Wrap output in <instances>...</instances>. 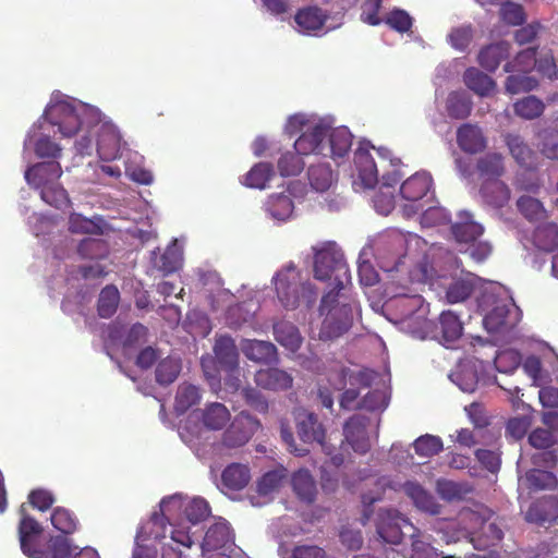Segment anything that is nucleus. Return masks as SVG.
I'll return each mask as SVG.
<instances>
[{"mask_svg": "<svg viewBox=\"0 0 558 558\" xmlns=\"http://www.w3.org/2000/svg\"><path fill=\"white\" fill-rule=\"evenodd\" d=\"M537 47H530L517 53L513 60L504 65L505 72L530 73L536 65Z\"/></svg>", "mask_w": 558, "mask_h": 558, "instance_id": "nucleus-44", "label": "nucleus"}, {"mask_svg": "<svg viewBox=\"0 0 558 558\" xmlns=\"http://www.w3.org/2000/svg\"><path fill=\"white\" fill-rule=\"evenodd\" d=\"M476 171L481 179L500 180L505 173L504 156L499 153H487L476 162Z\"/></svg>", "mask_w": 558, "mask_h": 558, "instance_id": "nucleus-29", "label": "nucleus"}, {"mask_svg": "<svg viewBox=\"0 0 558 558\" xmlns=\"http://www.w3.org/2000/svg\"><path fill=\"white\" fill-rule=\"evenodd\" d=\"M292 488L300 500L314 502L317 494L316 483L310 471L301 469L292 475Z\"/></svg>", "mask_w": 558, "mask_h": 558, "instance_id": "nucleus-30", "label": "nucleus"}, {"mask_svg": "<svg viewBox=\"0 0 558 558\" xmlns=\"http://www.w3.org/2000/svg\"><path fill=\"white\" fill-rule=\"evenodd\" d=\"M314 276L320 281L335 280V288L322 299L319 311L325 315L320 337L326 339L338 338L352 325L353 310L348 303L340 304L339 293L351 276L343 253L335 242H325L320 246H313Z\"/></svg>", "mask_w": 558, "mask_h": 558, "instance_id": "nucleus-1", "label": "nucleus"}, {"mask_svg": "<svg viewBox=\"0 0 558 558\" xmlns=\"http://www.w3.org/2000/svg\"><path fill=\"white\" fill-rule=\"evenodd\" d=\"M384 22L393 31L407 33L411 29L413 20L408 12L401 9H393L384 19Z\"/></svg>", "mask_w": 558, "mask_h": 558, "instance_id": "nucleus-60", "label": "nucleus"}, {"mask_svg": "<svg viewBox=\"0 0 558 558\" xmlns=\"http://www.w3.org/2000/svg\"><path fill=\"white\" fill-rule=\"evenodd\" d=\"M78 546L74 545L72 539L62 536H50L46 544L35 550L29 558H72Z\"/></svg>", "mask_w": 558, "mask_h": 558, "instance_id": "nucleus-19", "label": "nucleus"}, {"mask_svg": "<svg viewBox=\"0 0 558 558\" xmlns=\"http://www.w3.org/2000/svg\"><path fill=\"white\" fill-rule=\"evenodd\" d=\"M97 153L100 159L110 161L120 156L121 135L116 125L102 123L98 131Z\"/></svg>", "mask_w": 558, "mask_h": 558, "instance_id": "nucleus-13", "label": "nucleus"}, {"mask_svg": "<svg viewBox=\"0 0 558 558\" xmlns=\"http://www.w3.org/2000/svg\"><path fill=\"white\" fill-rule=\"evenodd\" d=\"M357 174L366 187H373L378 181V171L373 156L367 149L359 148L354 154Z\"/></svg>", "mask_w": 558, "mask_h": 558, "instance_id": "nucleus-28", "label": "nucleus"}, {"mask_svg": "<svg viewBox=\"0 0 558 558\" xmlns=\"http://www.w3.org/2000/svg\"><path fill=\"white\" fill-rule=\"evenodd\" d=\"M275 288L280 304L286 310H294L299 306L301 295L306 292L313 294L312 286L303 283L301 276L294 266H289L277 272Z\"/></svg>", "mask_w": 558, "mask_h": 558, "instance_id": "nucleus-3", "label": "nucleus"}, {"mask_svg": "<svg viewBox=\"0 0 558 558\" xmlns=\"http://www.w3.org/2000/svg\"><path fill=\"white\" fill-rule=\"evenodd\" d=\"M512 315V304L510 302L496 300L493 303L492 310L483 318L484 327L490 333L506 331L514 326Z\"/></svg>", "mask_w": 558, "mask_h": 558, "instance_id": "nucleus-9", "label": "nucleus"}, {"mask_svg": "<svg viewBox=\"0 0 558 558\" xmlns=\"http://www.w3.org/2000/svg\"><path fill=\"white\" fill-rule=\"evenodd\" d=\"M274 175L272 165L258 162L246 173L244 184L248 187L263 190Z\"/></svg>", "mask_w": 558, "mask_h": 558, "instance_id": "nucleus-46", "label": "nucleus"}, {"mask_svg": "<svg viewBox=\"0 0 558 558\" xmlns=\"http://www.w3.org/2000/svg\"><path fill=\"white\" fill-rule=\"evenodd\" d=\"M201 400V393L198 387L183 383L179 385L175 400L174 410L178 414L185 413L190 408L197 404Z\"/></svg>", "mask_w": 558, "mask_h": 558, "instance_id": "nucleus-42", "label": "nucleus"}, {"mask_svg": "<svg viewBox=\"0 0 558 558\" xmlns=\"http://www.w3.org/2000/svg\"><path fill=\"white\" fill-rule=\"evenodd\" d=\"M410 558H446L440 557V554L423 538L420 532L412 534L411 555ZM453 558V557H451Z\"/></svg>", "mask_w": 558, "mask_h": 558, "instance_id": "nucleus-61", "label": "nucleus"}, {"mask_svg": "<svg viewBox=\"0 0 558 558\" xmlns=\"http://www.w3.org/2000/svg\"><path fill=\"white\" fill-rule=\"evenodd\" d=\"M328 124L318 122L307 129L295 140L294 149L304 156L315 154L324 156V146Z\"/></svg>", "mask_w": 558, "mask_h": 558, "instance_id": "nucleus-8", "label": "nucleus"}, {"mask_svg": "<svg viewBox=\"0 0 558 558\" xmlns=\"http://www.w3.org/2000/svg\"><path fill=\"white\" fill-rule=\"evenodd\" d=\"M461 221L451 227L452 234L458 242L471 243L476 241L483 233V227L473 221L471 214L461 213Z\"/></svg>", "mask_w": 558, "mask_h": 558, "instance_id": "nucleus-32", "label": "nucleus"}, {"mask_svg": "<svg viewBox=\"0 0 558 558\" xmlns=\"http://www.w3.org/2000/svg\"><path fill=\"white\" fill-rule=\"evenodd\" d=\"M77 253L82 258L101 259L108 255V245L102 239L86 238L80 242Z\"/></svg>", "mask_w": 558, "mask_h": 558, "instance_id": "nucleus-51", "label": "nucleus"}, {"mask_svg": "<svg viewBox=\"0 0 558 558\" xmlns=\"http://www.w3.org/2000/svg\"><path fill=\"white\" fill-rule=\"evenodd\" d=\"M383 240L391 248L393 268H397L402 263L401 259L405 257L409 244L412 242L417 244L421 239L411 233L407 235L399 231H392L385 235Z\"/></svg>", "mask_w": 558, "mask_h": 558, "instance_id": "nucleus-27", "label": "nucleus"}, {"mask_svg": "<svg viewBox=\"0 0 558 558\" xmlns=\"http://www.w3.org/2000/svg\"><path fill=\"white\" fill-rule=\"evenodd\" d=\"M526 74L509 75L505 84L506 90L512 95L533 90L537 86V81Z\"/></svg>", "mask_w": 558, "mask_h": 558, "instance_id": "nucleus-58", "label": "nucleus"}, {"mask_svg": "<svg viewBox=\"0 0 558 558\" xmlns=\"http://www.w3.org/2000/svg\"><path fill=\"white\" fill-rule=\"evenodd\" d=\"M480 193L484 202L494 208L504 207L510 199V189L501 180L483 181Z\"/></svg>", "mask_w": 558, "mask_h": 558, "instance_id": "nucleus-25", "label": "nucleus"}, {"mask_svg": "<svg viewBox=\"0 0 558 558\" xmlns=\"http://www.w3.org/2000/svg\"><path fill=\"white\" fill-rule=\"evenodd\" d=\"M254 380L258 387L271 391L290 389L293 384V378L289 373L275 367L257 371Z\"/></svg>", "mask_w": 558, "mask_h": 558, "instance_id": "nucleus-18", "label": "nucleus"}, {"mask_svg": "<svg viewBox=\"0 0 558 558\" xmlns=\"http://www.w3.org/2000/svg\"><path fill=\"white\" fill-rule=\"evenodd\" d=\"M541 153L548 159L558 160V132L547 131L543 135Z\"/></svg>", "mask_w": 558, "mask_h": 558, "instance_id": "nucleus-64", "label": "nucleus"}, {"mask_svg": "<svg viewBox=\"0 0 558 558\" xmlns=\"http://www.w3.org/2000/svg\"><path fill=\"white\" fill-rule=\"evenodd\" d=\"M458 146L468 154H477L487 146V141L482 130L474 124L464 123L457 130Z\"/></svg>", "mask_w": 558, "mask_h": 558, "instance_id": "nucleus-20", "label": "nucleus"}, {"mask_svg": "<svg viewBox=\"0 0 558 558\" xmlns=\"http://www.w3.org/2000/svg\"><path fill=\"white\" fill-rule=\"evenodd\" d=\"M558 518V498L546 496L532 502L525 512V520L531 523L543 525L553 522Z\"/></svg>", "mask_w": 558, "mask_h": 558, "instance_id": "nucleus-17", "label": "nucleus"}, {"mask_svg": "<svg viewBox=\"0 0 558 558\" xmlns=\"http://www.w3.org/2000/svg\"><path fill=\"white\" fill-rule=\"evenodd\" d=\"M250 469L241 463L229 464L221 474L222 485L233 492L242 490L250 482Z\"/></svg>", "mask_w": 558, "mask_h": 558, "instance_id": "nucleus-33", "label": "nucleus"}, {"mask_svg": "<svg viewBox=\"0 0 558 558\" xmlns=\"http://www.w3.org/2000/svg\"><path fill=\"white\" fill-rule=\"evenodd\" d=\"M463 332V324L452 311H444L434 324L433 337L444 343L457 341Z\"/></svg>", "mask_w": 558, "mask_h": 558, "instance_id": "nucleus-16", "label": "nucleus"}, {"mask_svg": "<svg viewBox=\"0 0 558 558\" xmlns=\"http://www.w3.org/2000/svg\"><path fill=\"white\" fill-rule=\"evenodd\" d=\"M413 525L399 511L379 510L376 517V532L384 543L398 545L403 539V529Z\"/></svg>", "mask_w": 558, "mask_h": 558, "instance_id": "nucleus-4", "label": "nucleus"}, {"mask_svg": "<svg viewBox=\"0 0 558 558\" xmlns=\"http://www.w3.org/2000/svg\"><path fill=\"white\" fill-rule=\"evenodd\" d=\"M229 421L230 412L222 403H210L202 412V422L208 429H221Z\"/></svg>", "mask_w": 558, "mask_h": 558, "instance_id": "nucleus-39", "label": "nucleus"}, {"mask_svg": "<svg viewBox=\"0 0 558 558\" xmlns=\"http://www.w3.org/2000/svg\"><path fill=\"white\" fill-rule=\"evenodd\" d=\"M50 520L53 527L64 535L73 534L78 527L76 515L64 507L54 508Z\"/></svg>", "mask_w": 558, "mask_h": 558, "instance_id": "nucleus-45", "label": "nucleus"}, {"mask_svg": "<svg viewBox=\"0 0 558 558\" xmlns=\"http://www.w3.org/2000/svg\"><path fill=\"white\" fill-rule=\"evenodd\" d=\"M181 372V361L179 359L168 356L161 360L155 371L156 381L161 386L172 384Z\"/></svg>", "mask_w": 558, "mask_h": 558, "instance_id": "nucleus-48", "label": "nucleus"}, {"mask_svg": "<svg viewBox=\"0 0 558 558\" xmlns=\"http://www.w3.org/2000/svg\"><path fill=\"white\" fill-rule=\"evenodd\" d=\"M328 20V12L317 5L301 8L294 15L299 32L306 35H314L322 31Z\"/></svg>", "mask_w": 558, "mask_h": 558, "instance_id": "nucleus-14", "label": "nucleus"}, {"mask_svg": "<svg viewBox=\"0 0 558 558\" xmlns=\"http://www.w3.org/2000/svg\"><path fill=\"white\" fill-rule=\"evenodd\" d=\"M463 82L468 88L480 96H488L496 88L495 81L476 68H469L464 71Z\"/></svg>", "mask_w": 558, "mask_h": 558, "instance_id": "nucleus-34", "label": "nucleus"}, {"mask_svg": "<svg viewBox=\"0 0 558 558\" xmlns=\"http://www.w3.org/2000/svg\"><path fill=\"white\" fill-rule=\"evenodd\" d=\"M214 353L220 365L228 368H232L238 365V349L231 337H219L215 342Z\"/></svg>", "mask_w": 558, "mask_h": 558, "instance_id": "nucleus-38", "label": "nucleus"}, {"mask_svg": "<svg viewBox=\"0 0 558 558\" xmlns=\"http://www.w3.org/2000/svg\"><path fill=\"white\" fill-rule=\"evenodd\" d=\"M504 538V531L496 522L484 521L480 532L472 537L474 547L478 550H485L498 545Z\"/></svg>", "mask_w": 558, "mask_h": 558, "instance_id": "nucleus-37", "label": "nucleus"}, {"mask_svg": "<svg viewBox=\"0 0 558 558\" xmlns=\"http://www.w3.org/2000/svg\"><path fill=\"white\" fill-rule=\"evenodd\" d=\"M432 177L426 172H416L400 186L401 196L410 202L421 201L432 187Z\"/></svg>", "mask_w": 558, "mask_h": 558, "instance_id": "nucleus-23", "label": "nucleus"}, {"mask_svg": "<svg viewBox=\"0 0 558 558\" xmlns=\"http://www.w3.org/2000/svg\"><path fill=\"white\" fill-rule=\"evenodd\" d=\"M505 143L517 163L526 169L535 167V153L519 134L508 133Z\"/></svg>", "mask_w": 558, "mask_h": 558, "instance_id": "nucleus-24", "label": "nucleus"}, {"mask_svg": "<svg viewBox=\"0 0 558 558\" xmlns=\"http://www.w3.org/2000/svg\"><path fill=\"white\" fill-rule=\"evenodd\" d=\"M413 447L417 456L430 458L442 451L444 445L440 437L426 434L418 437Z\"/></svg>", "mask_w": 558, "mask_h": 558, "instance_id": "nucleus-55", "label": "nucleus"}, {"mask_svg": "<svg viewBox=\"0 0 558 558\" xmlns=\"http://www.w3.org/2000/svg\"><path fill=\"white\" fill-rule=\"evenodd\" d=\"M474 291V284L471 280L464 278L454 279L447 288L446 298L451 304L460 303L471 296Z\"/></svg>", "mask_w": 558, "mask_h": 558, "instance_id": "nucleus-53", "label": "nucleus"}, {"mask_svg": "<svg viewBox=\"0 0 558 558\" xmlns=\"http://www.w3.org/2000/svg\"><path fill=\"white\" fill-rule=\"evenodd\" d=\"M500 14L502 21L512 26L522 25L526 20L523 7L513 2L505 3L500 9Z\"/></svg>", "mask_w": 558, "mask_h": 558, "instance_id": "nucleus-63", "label": "nucleus"}, {"mask_svg": "<svg viewBox=\"0 0 558 558\" xmlns=\"http://www.w3.org/2000/svg\"><path fill=\"white\" fill-rule=\"evenodd\" d=\"M307 175L311 186L317 192L327 191L332 183V170L326 163L311 166Z\"/></svg>", "mask_w": 558, "mask_h": 558, "instance_id": "nucleus-50", "label": "nucleus"}, {"mask_svg": "<svg viewBox=\"0 0 558 558\" xmlns=\"http://www.w3.org/2000/svg\"><path fill=\"white\" fill-rule=\"evenodd\" d=\"M510 50L511 45L506 40H501L482 48L477 56V61L486 71L495 72L499 64L509 58Z\"/></svg>", "mask_w": 558, "mask_h": 558, "instance_id": "nucleus-22", "label": "nucleus"}, {"mask_svg": "<svg viewBox=\"0 0 558 558\" xmlns=\"http://www.w3.org/2000/svg\"><path fill=\"white\" fill-rule=\"evenodd\" d=\"M302 156L296 150L282 154L277 163L280 174L282 177L299 175L305 167Z\"/></svg>", "mask_w": 558, "mask_h": 558, "instance_id": "nucleus-52", "label": "nucleus"}, {"mask_svg": "<svg viewBox=\"0 0 558 558\" xmlns=\"http://www.w3.org/2000/svg\"><path fill=\"white\" fill-rule=\"evenodd\" d=\"M120 293L116 286H106L99 294L97 312L101 318H110L118 308Z\"/></svg>", "mask_w": 558, "mask_h": 558, "instance_id": "nucleus-43", "label": "nucleus"}, {"mask_svg": "<svg viewBox=\"0 0 558 558\" xmlns=\"http://www.w3.org/2000/svg\"><path fill=\"white\" fill-rule=\"evenodd\" d=\"M21 520L19 523V538L23 554L31 557L37 549V538L43 527L37 520L26 513L25 505L20 508Z\"/></svg>", "mask_w": 558, "mask_h": 558, "instance_id": "nucleus-11", "label": "nucleus"}, {"mask_svg": "<svg viewBox=\"0 0 558 558\" xmlns=\"http://www.w3.org/2000/svg\"><path fill=\"white\" fill-rule=\"evenodd\" d=\"M232 545H234V533L226 520H219L210 525L202 544L208 551L230 548Z\"/></svg>", "mask_w": 558, "mask_h": 558, "instance_id": "nucleus-15", "label": "nucleus"}, {"mask_svg": "<svg viewBox=\"0 0 558 558\" xmlns=\"http://www.w3.org/2000/svg\"><path fill=\"white\" fill-rule=\"evenodd\" d=\"M445 108L449 118L464 120L472 112L473 101L466 92L453 90L448 94Z\"/></svg>", "mask_w": 558, "mask_h": 558, "instance_id": "nucleus-26", "label": "nucleus"}, {"mask_svg": "<svg viewBox=\"0 0 558 558\" xmlns=\"http://www.w3.org/2000/svg\"><path fill=\"white\" fill-rule=\"evenodd\" d=\"M533 242L538 250L555 251L558 247V226L554 222L538 226L534 231Z\"/></svg>", "mask_w": 558, "mask_h": 558, "instance_id": "nucleus-40", "label": "nucleus"}, {"mask_svg": "<svg viewBox=\"0 0 558 558\" xmlns=\"http://www.w3.org/2000/svg\"><path fill=\"white\" fill-rule=\"evenodd\" d=\"M293 416L298 436L304 444L317 442L325 447L326 429L316 413L299 408L294 410Z\"/></svg>", "mask_w": 558, "mask_h": 558, "instance_id": "nucleus-6", "label": "nucleus"}, {"mask_svg": "<svg viewBox=\"0 0 558 558\" xmlns=\"http://www.w3.org/2000/svg\"><path fill=\"white\" fill-rule=\"evenodd\" d=\"M265 207L272 218L283 221L292 215L294 205L290 196L280 193L270 195Z\"/></svg>", "mask_w": 558, "mask_h": 558, "instance_id": "nucleus-41", "label": "nucleus"}, {"mask_svg": "<svg viewBox=\"0 0 558 558\" xmlns=\"http://www.w3.org/2000/svg\"><path fill=\"white\" fill-rule=\"evenodd\" d=\"M286 470H272L265 473L257 483V492L262 496L271 494L279 489L282 481L286 478Z\"/></svg>", "mask_w": 558, "mask_h": 558, "instance_id": "nucleus-57", "label": "nucleus"}, {"mask_svg": "<svg viewBox=\"0 0 558 558\" xmlns=\"http://www.w3.org/2000/svg\"><path fill=\"white\" fill-rule=\"evenodd\" d=\"M525 480L530 489H555L558 486L557 476L549 471L532 469L525 473Z\"/></svg>", "mask_w": 558, "mask_h": 558, "instance_id": "nucleus-49", "label": "nucleus"}, {"mask_svg": "<svg viewBox=\"0 0 558 558\" xmlns=\"http://www.w3.org/2000/svg\"><path fill=\"white\" fill-rule=\"evenodd\" d=\"M544 102L535 96H526L513 104L514 113L524 120H534L544 112Z\"/></svg>", "mask_w": 558, "mask_h": 558, "instance_id": "nucleus-47", "label": "nucleus"}, {"mask_svg": "<svg viewBox=\"0 0 558 558\" xmlns=\"http://www.w3.org/2000/svg\"><path fill=\"white\" fill-rule=\"evenodd\" d=\"M52 125H58L60 133L64 137L75 135L87 121L88 118L96 119L97 112L94 108L80 104L77 106L69 101H59L49 106L44 113Z\"/></svg>", "mask_w": 558, "mask_h": 558, "instance_id": "nucleus-2", "label": "nucleus"}, {"mask_svg": "<svg viewBox=\"0 0 558 558\" xmlns=\"http://www.w3.org/2000/svg\"><path fill=\"white\" fill-rule=\"evenodd\" d=\"M260 428V423L251 414L242 411L223 433L222 442L228 448L244 446Z\"/></svg>", "mask_w": 558, "mask_h": 558, "instance_id": "nucleus-5", "label": "nucleus"}, {"mask_svg": "<svg viewBox=\"0 0 558 558\" xmlns=\"http://www.w3.org/2000/svg\"><path fill=\"white\" fill-rule=\"evenodd\" d=\"M274 336L282 347L295 352L302 343L299 328L290 322L281 320L274 325Z\"/></svg>", "mask_w": 558, "mask_h": 558, "instance_id": "nucleus-35", "label": "nucleus"}, {"mask_svg": "<svg viewBox=\"0 0 558 558\" xmlns=\"http://www.w3.org/2000/svg\"><path fill=\"white\" fill-rule=\"evenodd\" d=\"M62 175V168L56 160L38 162L25 171L26 182L43 190L45 186L56 183Z\"/></svg>", "mask_w": 558, "mask_h": 558, "instance_id": "nucleus-10", "label": "nucleus"}, {"mask_svg": "<svg viewBox=\"0 0 558 558\" xmlns=\"http://www.w3.org/2000/svg\"><path fill=\"white\" fill-rule=\"evenodd\" d=\"M183 513L189 522L197 524L210 514V508L204 498L197 497L185 505Z\"/></svg>", "mask_w": 558, "mask_h": 558, "instance_id": "nucleus-56", "label": "nucleus"}, {"mask_svg": "<svg viewBox=\"0 0 558 558\" xmlns=\"http://www.w3.org/2000/svg\"><path fill=\"white\" fill-rule=\"evenodd\" d=\"M151 262L157 270L161 271L163 275H169L181 267L182 253L174 241L171 245L167 246L161 254L154 251Z\"/></svg>", "mask_w": 558, "mask_h": 558, "instance_id": "nucleus-31", "label": "nucleus"}, {"mask_svg": "<svg viewBox=\"0 0 558 558\" xmlns=\"http://www.w3.org/2000/svg\"><path fill=\"white\" fill-rule=\"evenodd\" d=\"M244 355L255 362L269 363L277 355L276 347L269 341L247 340L242 345Z\"/></svg>", "mask_w": 558, "mask_h": 558, "instance_id": "nucleus-36", "label": "nucleus"}, {"mask_svg": "<svg viewBox=\"0 0 558 558\" xmlns=\"http://www.w3.org/2000/svg\"><path fill=\"white\" fill-rule=\"evenodd\" d=\"M473 39V29L471 25H462L453 28L449 35L448 40L450 45L460 51H464Z\"/></svg>", "mask_w": 558, "mask_h": 558, "instance_id": "nucleus-62", "label": "nucleus"}, {"mask_svg": "<svg viewBox=\"0 0 558 558\" xmlns=\"http://www.w3.org/2000/svg\"><path fill=\"white\" fill-rule=\"evenodd\" d=\"M41 199L56 208L66 206L70 202L66 191L57 182L40 191Z\"/></svg>", "mask_w": 558, "mask_h": 558, "instance_id": "nucleus-59", "label": "nucleus"}, {"mask_svg": "<svg viewBox=\"0 0 558 558\" xmlns=\"http://www.w3.org/2000/svg\"><path fill=\"white\" fill-rule=\"evenodd\" d=\"M403 488L418 510L433 515L440 514L441 506L422 485L415 482H407Z\"/></svg>", "mask_w": 558, "mask_h": 558, "instance_id": "nucleus-21", "label": "nucleus"}, {"mask_svg": "<svg viewBox=\"0 0 558 558\" xmlns=\"http://www.w3.org/2000/svg\"><path fill=\"white\" fill-rule=\"evenodd\" d=\"M352 138L353 136L347 126L331 128L328 125L324 157H329L333 160L343 158L351 149Z\"/></svg>", "mask_w": 558, "mask_h": 558, "instance_id": "nucleus-12", "label": "nucleus"}, {"mask_svg": "<svg viewBox=\"0 0 558 558\" xmlns=\"http://www.w3.org/2000/svg\"><path fill=\"white\" fill-rule=\"evenodd\" d=\"M368 424V417L354 414L343 425L344 440L356 453L364 454L371 449V440L367 434Z\"/></svg>", "mask_w": 558, "mask_h": 558, "instance_id": "nucleus-7", "label": "nucleus"}, {"mask_svg": "<svg viewBox=\"0 0 558 558\" xmlns=\"http://www.w3.org/2000/svg\"><path fill=\"white\" fill-rule=\"evenodd\" d=\"M518 210L530 221H537L546 216V210L541 201L523 195L517 201Z\"/></svg>", "mask_w": 558, "mask_h": 558, "instance_id": "nucleus-54", "label": "nucleus"}]
</instances>
